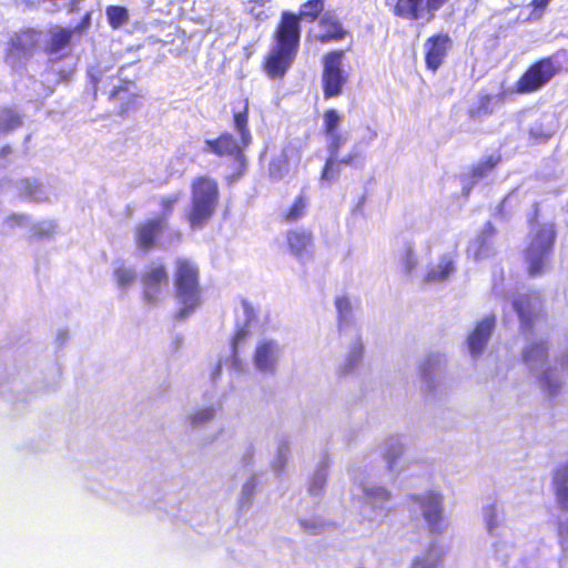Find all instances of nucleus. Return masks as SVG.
<instances>
[{"label": "nucleus", "mask_w": 568, "mask_h": 568, "mask_svg": "<svg viewBox=\"0 0 568 568\" xmlns=\"http://www.w3.org/2000/svg\"><path fill=\"white\" fill-rule=\"evenodd\" d=\"M342 116L336 109H327L323 114V130L325 134L335 133L339 126Z\"/></svg>", "instance_id": "nucleus-32"}, {"label": "nucleus", "mask_w": 568, "mask_h": 568, "mask_svg": "<svg viewBox=\"0 0 568 568\" xmlns=\"http://www.w3.org/2000/svg\"><path fill=\"white\" fill-rule=\"evenodd\" d=\"M366 495L371 498H378L382 500H388L390 497L389 491L382 487L372 488L366 491Z\"/></svg>", "instance_id": "nucleus-41"}, {"label": "nucleus", "mask_w": 568, "mask_h": 568, "mask_svg": "<svg viewBox=\"0 0 568 568\" xmlns=\"http://www.w3.org/2000/svg\"><path fill=\"white\" fill-rule=\"evenodd\" d=\"M542 381H544L545 383H548V376H547V375H545V376L542 377Z\"/></svg>", "instance_id": "nucleus-51"}, {"label": "nucleus", "mask_w": 568, "mask_h": 568, "mask_svg": "<svg viewBox=\"0 0 568 568\" xmlns=\"http://www.w3.org/2000/svg\"><path fill=\"white\" fill-rule=\"evenodd\" d=\"M501 162L500 154H491L481 159L476 164H473L469 169V179L473 183L486 178L495 168Z\"/></svg>", "instance_id": "nucleus-22"}, {"label": "nucleus", "mask_w": 568, "mask_h": 568, "mask_svg": "<svg viewBox=\"0 0 568 568\" xmlns=\"http://www.w3.org/2000/svg\"><path fill=\"white\" fill-rule=\"evenodd\" d=\"M530 139L536 143H542L550 139L551 133L546 131L541 125L531 126L528 131Z\"/></svg>", "instance_id": "nucleus-36"}, {"label": "nucleus", "mask_w": 568, "mask_h": 568, "mask_svg": "<svg viewBox=\"0 0 568 568\" xmlns=\"http://www.w3.org/2000/svg\"><path fill=\"white\" fill-rule=\"evenodd\" d=\"M325 477H320L318 478V485L317 484H313L311 487H310V490L312 494H316L317 490H321L325 484Z\"/></svg>", "instance_id": "nucleus-47"}, {"label": "nucleus", "mask_w": 568, "mask_h": 568, "mask_svg": "<svg viewBox=\"0 0 568 568\" xmlns=\"http://www.w3.org/2000/svg\"><path fill=\"white\" fill-rule=\"evenodd\" d=\"M214 416V410L212 407H209V408H204V409H201V410H197L194 415H193V420L192 423L195 425V424H199V423H203V422H206V420H210L212 419Z\"/></svg>", "instance_id": "nucleus-39"}, {"label": "nucleus", "mask_w": 568, "mask_h": 568, "mask_svg": "<svg viewBox=\"0 0 568 568\" xmlns=\"http://www.w3.org/2000/svg\"><path fill=\"white\" fill-rule=\"evenodd\" d=\"M494 95L480 94L477 100V104L468 110V115L471 119H478L484 115H489L494 112L493 101Z\"/></svg>", "instance_id": "nucleus-26"}, {"label": "nucleus", "mask_w": 568, "mask_h": 568, "mask_svg": "<svg viewBox=\"0 0 568 568\" xmlns=\"http://www.w3.org/2000/svg\"><path fill=\"white\" fill-rule=\"evenodd\" d=\"M547 349L548 347L544 341L532 342L525 348L523 358L526 363L545 361L547 358Z\"/></svg>", "instance_id": "nucleus-27"}, {"label": "nucleus", "mask_w": 568, "mask_h": 568, "mask_svg": "<svg viewBox=\"0 0 568 568\" xmlns=\"http://www.w3.org/2000/svg\"><path fill=\"white\" fill-rule=\"evenodd\" d=\"M11 152H12V149H11V146H9V145H4V146H2V148H1V150H0V153H1L2 155L10 154Z\"/></svg>", "instance_id": "nucleus-49"}, {"label": "nucleus", "mask_w": 568, "mask_h": 568, "mask_svg": "<svg viewBox=\"0 0 568 568\" xmlns=\"http://www.w3.org/2000/svg\"><path fill=\"white\" fill-rule=\"evenodd\" d=\"M106 16L109 24L113 29H118L129 20V13L125 7L109 6L106 8Z\"/></svg>", "instance_id": "nucleus-28"}, {"label": "nucleus", "mask_w": 568, "mask_h": 568, "mask_svg": "<svg viewBox=\"0 0 568 568\" xmlns=\"http://www.w3.org/2000/svg\"><path fill=\"white\" fill-rule=\"evenodd\" d=\"M41 31L33 28L14 32L7 45V59L21 60L33 55L40 44Z\"/></svg>", "instance_id": "nucleus-9"}, {"label": "nucleus", "mask_w": 568, "mask_h": 568, "mask_svg": "<svg viewBox=\"0 0 568 568\" xmlns=\"http://www.w3.org/2000/svg\"><path fill=\"white\" fill-rule=\"evenodd\" d=\"M557 239L554 223L538 224L529 233V243L525 251L527 272L535 277L544 273L547 261L551 255Z\"/></svg>", "instance_id": "nucleus-5"}, {"label": "nucleus", "mask_w": 568, "mask_h": 568, "mask_svg": "<svg viewBox=\"0 0 568 568\" xmlns=\"http://www.w3.org/2000/svg\"><path fill=\"white\" fill-rule=\"evenodd\" d=\"M363 354V347L362 346H358L357 349H356V356L359 358Z\"/></svg>", "instance_id": "nucleus-50"}, {"label": "nucleus", "mask_w": 568, "mask_h": 568, "mask_svg": "<svg viewBox=\"0 0 568 568\" xmlns=\"http://www.w3.org/2000/svg\"><path fill=\"white\" fill-rule=\"evenodd\" d=\"M335 306H336L339 318L347 317L352 310L351 302H349L348 297H346V296L336 297Z\"/></svg>", "instance_id": "nucleus-37"}, {"label": "nucleus", "mask_w": 568, "mask_h": 568, "mask_svg": "<svg viewBox=\"0 0 568 568\" xmlns=\"http://www.w3.org/2000/svg\"><path fill=\"white\" fill-rule=\"evenodd\" d=\"M163 219H149L136 225L134 242L143 251H150L156 246L158 240L165 230Z\"/></svg>", "instance_id": "nucleus-15"}, {"label": "nucleus", "mask_w": 568, "mask_h": 568, "mask_svg": "<svg viewBox=\"0 0 568 568\" xmlns=\"http://www.w3.org/2000/svg\"><path fill=\"white\" fill-rule=\"evenodd\" d=\"M495 327V316L485 317L477 323L468 336V347L473 355H479L486 346Z\"/></svg>", "instance_id": "nucleus-18"}, {"label": "nucleus", "mask_w": 568, "mask_h": 568, "mask_svg": "<svg viewBox=\"0 0 568 568\" xmlns=\"http://www.w3.org/2000/svg\"><path fill=\"white\" fill-rule=\"evenodd\" d=\"M106 97L109 101H122L118 110V113L121 116H124L130 111L134 110L139 103V95L135 92V83L129 79H118V83L106 92Z\"/></svg>", "instance_id": "nucleus-14"}, {"label": "nucleus", "mask_w": 568, "mask_h": 568, "mask_svg": "<svg viewBox=\"0 0 568 568\" xmlns=\"http://www.w3.org/2000/svg\"><path fill=\"white\" fill-rule=\"evenodd\" d=\"M448 0H397L393 13L407 20H418L427 14L430 21L435 11L439 10Z\"/></svg>", "instance_id": "nucleus-11"}, {"label": "nucleus", "mask_w": 568, "mask_h": 568, "mask_svg": "<svg viewBox=\"0 0 568 568\" xmlns=\"http://www.w3.org/2000/svg\"><path fill=\"white\" fill-rule=\"evenodd\" d=\"M511 304L519 318L520 332L532 333L535 323L544 310L541 294L538 291H528L515 296Z\"/></svg>", "instance_id": "nucleus-8"}, {"label": "nucleus", "mask_w": 568, "mask_h": 568, "mask_svg": "<svg viewBox=\"0 0 568 568\" xmlns=\"http://www.w3.org/2000/svg\"><path fill=\"white\" fill-rule=\"evenodd\" d=\"M142 298L148 305L158 303L162 286L168 285L169 275L164 265H152L142 275Z\"/></svg>", "instance_id": "nucleus-13"}, {"label": "nucleus", "mask_w": 568, "mask_h": 568, "mask_svg": "<svg viewBox=\"0 0 568 568\" xmlns=\"http://www.w3.org/2000/svg\"><path fill=\"white\" fill-rule=\"evenodd\" d=\"M344 54V50L336 49L326 52L322 58L321 84L325 100L341 95L348 82V73L342 67Z\"/></svg>", "instance_id": "nucleus-7"}, {"label": "nucleus", "mask_w": 568, "mask_h": 568, "mask_svg": "<svg viewBox=\"0 0 568 568\" xmlns=\"http://www.w3.org/2000/svg\"><path fill=\"white\" fill-rule=\"evenodd\" d=\"M540 204L539 203H534L532 204V211L531 213L528 215V219H527V222L529 225H534V224H537L538 223V220L540 217Z\"/></svg>", "instance_id": "nucleus-43"}, {"label": "nucleus", "mask_w": 568, "mask_h": 568, "mask_svg": "<svg viewBox=\"0 0 568 568\" xmlns=\"http://www.w3.org/2000/svg\"><path fill=\"white\" fill-rule=\"evenodd\" d=\"M455 270L453 260L444 256L440 258L436 268H430L426 274L427 282H442L445 281L449 274Z\"/></svg>", "instance_id": "nucleus-25"}, {"label": "nucleus", "mask_w": 568, "mask_h": 568, "mask_svg": "<svg viewBox=\"0 0 568 568\" xmlns=\"http://www.w3.org/2000/svg\"><path fill=\"white\" fill-rule=\"evenodd\" d=\"M200 268L189 258L180 257L175 261L173 285L180 310L176 317L184 320L202 303V287Z\"/></svg>", "instance_id": "nucleus-3"}, {"label": "nucleus", "mask_w": 568, "mask_h": 568, "mask_svg": "<svg viewBox=\"0 0 568 568\" xmlns=\"http://www.w3.org/2000/svg\"><path fill=\"white\" fill-rule=\"evenodd\" d=\"M114 277L119 286L125 287L135 281L136 274L133 270L121 266L114 271Z\"/></svg>", "instance_id": "nucleus-33"}, {"label": "nucleus", "mask_w": 568, "mask_h": 568, "mask_svg": "<svg viewBox=\"0 0 568 568\" xmlns=\"http://www.w3.org/2000/svg\"><path fill=\"white\" fill-rule=\"evenodd\" d=\"M288 251L298 260L306 256L314 246V235L310 230L291 229L285 234Z\"/></svg>", "instance_id": "nucleus-17"}, {"label": "nucleus", "mask_w": 568, "mask_h": 568, "mask_svg": "<svg viewBox=\"0 0 568 568\" xmlns=\"http://www.w3.org/2000/svg\"><path fill=\"white\" fill-rule=\"evenodd\" d=\"M453 49V39L447 32H437L424 43V61L428 70L436 72Z\"/></svg>", "instance_id": "nucleus-10"}, {"label": "nucleus", "mask_w": 568, "mask_h": 568, "mask_svg": "<svg viewBox=\"0 0 568 568\" xmlns=\"http://www.w3.org/2000/svg\"><path fill=\"white\" fill-rule=\"evenodd\" d=\"M103 81L102 73L99 72V75L92 77V82L95 88H98L99 83Z\"/></svg>", "instance_id": "nucleus-48"}, {"label": "nucleus", "mask_w": 568, "mask_h": 568, "mask_svg": "<svg viewBox=\"0 0 568 568\" xmlns=\"http://www.w3.org/2000/svg\"><path fill=\"white\" fill-rule=\"evenodd\" d=\"M250 101L242 98L232 106L233 129L239 134V140L229 131L221 132L216 138L209 139L204 143V150L217 158L230 156L231 173L226 176L227 183L242 179L247 170V160L244 150L252 144L253 136L250 129Z\"/></svg>", "instance_id": "nucleus-2"}, {"label": "nucleus", "mask_w": 568, "mask_h": 568, "mask_svg": "<svg viewBox=\"0 0 568 568\" xmlns=\"http://www.w3.org/2000/svg\"><path fill=\"white\" fill-rule=\"evenodd\" d=\"M74 30L71 28L58 27L50 32V38L45 44L44 51L48 54H55L70 47Z\"/></svg>", "instance_id": "nucleus-20"}, {"label": "nucleus", "mask_w": 568, "mask_h": 568, "mask_svg": "<svg viewBox=\"0 0 568 568\" xmlns=\"http://www.w3.org/2000/svg\"><path fill=\"white\" fill-rule=\"evenodd\" d=\"M179 201L180 194L178 193L162 196L159 202L161 212L155 219H163V224L166 225V221L173 214L174 207Z\"/></svg>", "instance_id": "nucleus-30"}, {"label": "nucleus", "mask_w": 568, "mask_h": 568, "mask_svg": "<svg viewBox=\"0 0 568 568\" xmlns=\"http://www.w3.org/2000/svg\"><path fill=\"white\" fill-rule=\"evenodd\" d=\"M559 71L560 67L554 57L540 58L527 67L514 83L513 91L518 94L537 92L547 85Z\"/></svg>", "instance_id": "nucleus-6"}, {"label": "nucleus", "mask_w": 568, "mask_h": 568, "mask_svg": "<svg viewBox=\"0 0 568 568\" xmlns=\"http://www.w3.org/2000/svg\"><path fill=\"white\" fill-rule=\"evenodd\" d=\"M496 233V229L495 226L493 225V223L490 222H487L485 225H484V229L481 231V234L479 236V239L477 240L478 241V247L475 252V257L476 258H483L487 255L488 251H489V246H488V239L494 236Z\"/></svg>", "instance_id": "nucleus-29"}, {"label": "nucleus", "mask_w": 568, "mask_h": 568, "mask_svg": "<svg viewBox=\"0 0 568 568\" xmlns=\"http://www.w3.org/2000/svg\"><path fill=\"white\" fill-rule=\"evenodd\" d=\"M361 156L362 155L358 150H352L342 159H337V156L328 158L322 170V179L327 181L337 179L341 173L342 165L354 166L358 163Z\"/></svg>", "instance_id": "nucleus-19"}, {"label": "nucleus", "mask_w": 568, "mask_h": 568, "mask_svg": "<svg viewBox=\"0 0 568 568\" xmlns=\"http://www.w3.org/2000/svg\"><path fill=\"white\" fill-rule=\"evenodd\" d=\"M439 559L429 560L427 558H416L410 568H438Z\"/></svg>", "instance_id": "nucleus-40"}, {"label": "nucleus", "mask_w": 568, "mask_h": 568, "mask_svg": "<svg viewBox=\"0 0 568 568\" xmlns=\"http://www.w3.org/2000/svg\"><path fill=\"white\" fill-rule=\"evenodd\" d=\"M250 335L247 325L240 327L236 329L233 338H232V353L233 355H236L239 345L244 342Z\"/></svg>", "instance_id": "nucleus-38"}, {"label": "nucleus", "mask_w": 568, "mask_h": 568, "mask_svg": "<svg viewBox=\"0 0 568 568\" xmlns=\"http://www.w3.org/2000/svg\"><path fill=\"white\" fill-rule=\"evenodd\" d=\"M22 124V119L19 113L11 109H4L0 118V130L8 132L19 128Z\"/></svg>", "instance_id": "nucleus-31"}, {"label": "nucleus", "mask_w": 568, "mask_h": 568, "mask_svg": "<svg viewBox=\"0 0 568 568\" xmlns=\"http://www.w3.org/2000/svg\"><path fill=\"white\" fill-rule=\"evenodd\" d=\"M554 485L560 508L568 510V464L561 465L555 470Z\"/></svg>", "instance_id": "nucleus-21"}, {"label": "nucleus", "mask_w": 568, "mask_h": 568, "mask_svg": "<svg viewBox=\"0 0 568 568\" xmlns=\"http://www.w3.org/2000/svg\"><path fill=\"white\" fill-rule=\"evenodd\" d=\"M325 135L328 138L327 149L329 152V158H336L338 155L341 148L345 143V138L338 132Z\"/></svg>", "instance_id": "nucleus-34"}, {"label": "nucleus", "mask_w": 568, "mask_h": 568, "mask_svg": "<svg viewBox=\"0 0 568 568\" xmlns=\"http://www.w3.org/2000/svg\"><path fill=\"white\" fill-rule=\"evenodd\" d=\"M191 204L186 221L191 229H202L214 216L220 202V187L215 179L201 174L191 181Z\"/></svg>", "instance_id": "nucleus-4"}, {"label": "nucleus", "mask_w": 568, "mask_h": 568, "mask_svg": "<svg viewBox=\"0 0 568 568\" xmlns=\"http://www.w3.org/2000/svg\"><path fill=\"white\" fill-rule=\"evenodd\" d=\"M403 263L406 272L413 271V268L416 266L417 261L410 250L405 252Z\"/></svg>", "instance_id": "nucleus-42"}, {"label": "nucleus", "mask_w": 568, "mask_h": 568, "mask_svg": "<svg viewBox=\"0 0 568 568\" xmlns=\"http://www.w3.org/2000/svg\"><path fill=\"white\" fill-rule=\"evenodd\" d=\"M27 217L23 214H11L6 219V223H8L11 227L21 225Z\"/></svg>", "instance_id": "nucleus-44"}, {"label": "nucleus", "mask_w": 568, "mask_h": 568, "mask_svg": "<svg viewBox=\"0 0 568 568\" xmlns=\"http://www.w3.org/2000/svg\"><path fill=\"white\" fill-rule=\"evenodd\" d=\"M307 207V199L304 194H298L293 203L281 214V221L284 223L296 222L302 219Z\"/></svg>", "instance_id": "nucleus-24"}, {"label": "nucleus", "mask_w": 568, "mask_h": 568, "mask_svg": "<svg viewBox=\"0 0 568 568\" xmlns=\"http://www.w3.org/2000/svg\"><path fill=\"white\" fill-rule=\"evenodd\" d=\"M325 0H307L298 12L283 11L273 31V45L264 57L262 69L271 80H283L300 49L301 21L313 23L325 13Z\"/></svg>", "instance_id": "nucleus-1"}, {"label": "nucleus", "mask_w": 568, "mask_h": 568, "mask_svg": "<svg viewBox=\"0 0 568 568\" xmlns=\"http://www.w3.org/2000/svg\"><path fill=\"white\" fill-rule=\"evenodd\" d=\"M318 26L321 30L315 36V39L322 44L342 41L347 36V30L332 11H326L321 17Z\"/></svg>", "instance_id": "nucleus-16"}, {"label": "nucleus", "mask_w": 568, "mask_h": 568, "mask_svg": "<svg viewBox=\"0 0 568 568\" xmlns=\"http://www.w3.org/2000/svg\"><path fill=\"white\" fill-rule=\"evenodd\" d=\"M243 307L245 310V313H246V325H248V323L252 321V318L254 317V310L252 307V305L247 302H243Z\"/></svg>", "instance_id": "nucleus-46"}, {"label": "nucleus", "mask_w": 568, "mask_h": 568, "mask_svg": "<svg viewBox=\"0 0 568 568\" xmlns=\"http://www.w3.org/2000/svg\"><path fill=\"white\" fill-rule=\"evenodd\" d=\"M90 20H91V14H90V12H87L84 14V17L81 19V21L79 22V24L71 29L74 30V32L85 29L90 26Z\"/></svg>", "instance_id": "nucleus-45"}, {"label": "nucleus", "mask_w": 568, "mask_h": 568, "mask_svg": "<svg viewBox=\"0 0 568 568\" xmlns=\"http://www.w3.org/2000/svg\"><path fill=\"white\" fill-rule=\"evenodd\" d=\"M408 499L423 508V516L430 530L439 531L443 519V506L440 494L429 490L425 494H410Z\"/></svg>", "instance_id": "nucleus-12"}, {"label": "nucleus", "mask_w": 568, "mask_h": 568, "mask_svg": "<svg viewBox=\"0 0 568 568\" xmlns=\"http://www.w3.org/2000/svg\"><path fill=\"white\" fill-rule=\"evenodd\" d=\"M254 362L261 371H272L275 364V351L272 342H263L256 347Z\"/></svg>", "instance_id": "nucleus-23"}, {"label": "nucleus", "mask_w": 568, "mask_h": 568, "mask_svg": "<svg viewBox=\"0 0 568 568\" xmlns=\"http://www.w3.org/2000/svg\"><path fill=\"white\" fill-rule=\"evenodd\" d=\"M552 0H530L529 7L531 8L530 19L538 20L542 17L548 4Z\"/></svg>", "instance_id": "nucleus-35"}]
</instances>
